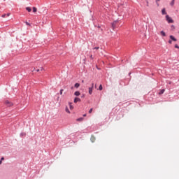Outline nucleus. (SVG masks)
Returning <instances> with one entry per match:
<instances>
[{"mask_svg": "<svg viewBox=\"0 0 179 179\" xmlns=\"http://www.w3.org/2000/svg\"><path fill=\"white\" fill-rule=\"evenodd\" d=\"M79 86H80V84L76 83L74 85V87H76V89H78V87H79Z\"/></svg>", "mask_w": 179, "mask_h": 179, "instance_id": "4468645a", "label": "nucleus"}, {"mask_svg": "<svg viewBox=\"0 0 179 179\" xmlns=\"http://www.w3.org/2000/svg\"><path fill=\"white\" fill-rule=\"evenodd\" d=\"M169 38H171V40H172V41H177V38H176V37H174V36H173V35H170Z\"/></svg>", "mask_w": 179, "mask_h": 179, "instance_id": "20e7f679", "label": "nucleus"}, {"mask_svg": "<svg viewBox=\"0 0 179 179\" xmlns=\"http://www.w3.org/2000/svg\"><path fill=\"white\" fill-rule=\"evenodd\" d=\"M64 1H66V0H64Z\"/></svg>", "mask_w": 179, "mask_h": 179, "instance_id": "a19ab883", "label": "nucleus"}, {"mask_svg": "<svg viewBox=\"0 0 179 179\" xmlns=\"http://www.w3.org/2000/svg\"><path fill=\"white\" fill-rule=\"evenodd\" d=\"M147 3H148V4H147V6H149V4H148V3H149V2H148V1H147Z\"/></svg>", "mask_w": 179, "mask_h": 179, "instance_id": "72a5a7b5", "label": "nucleus"}, {"mask_svg": "<svg viewBox=\"0 0 179 179\" xmlns=\"http://www.w3.org/2000/svg\"><path fill=\"white\" fill-rule=\"evenodd\" d=\"M92 57H93V56H92V55H91V58H92Z\"/></svg>", "mask_w": 179, "mask_h": 179, "instance_id": "ea45409f", "label": "nucleus"}, {"mask_svg": "<svg viewBox=\"0 0 179 179\" xmlns=\"http://www.w3.org/2000/svg\"><path fill=\"white\" fill-rule=\"evenodd\" d=\"M79 101H80V98L76 97V98L74 99V103H78V102H79Z\"/></svg>", "mask_w": 179, "mask_h": 179, "instance_id": "1a4fd4ad", "label": "nucleus"}, {"mask_svg": "<svg viewBox=\"0 0 179 179\" xmlns=\"http://www.w3.org/2000/svg\"><path fill=\"white\" fill-rule=\"evenodd\" d=\"M162 15H167V12H166V8H164L162 10Z\"/></svg>", "mask_w": 179, "mask_h": 179, "instance_id": "0eeeda50", "label": "nucleus"}, {"mask_svg": "<svg viewBox=\"0 0 179 179\" xmlns=\"http://www.w3.org/2000/svg\"><path fill=\"white\" fill-rule=\"evenodd\" d=\"M117 23H118L117 20H115L113 22H112L111 26H112L113 30H115V27H117Z\"/></svg>", "mask_w": 179, "mask_h": 179, "instance_id": "f03ea898", "label": "nucleus"}, {"mask_svg": "<svg viewBox=\"0 0 179 179\" xmlns=\"http://www.w3.org/2000/svg\"><path fill=\"white\" fill-rule=\"evenodd\" d=\"M66 112L68 113L69 114L71 113V111H69L68 107H66Z\"/></svg>", "mask_w": 179, "mask_h": 179, "instance_id": "6ab92c4d", "label": "nucleus"}, {"mask_svg": "<svg viewBox=\"0 0 179 179\" xmlns=\"http://www.w3.org/2000/svg\"><path fill=\"white\" fill-rule=\"evenodd\" d=\"M156 3H157V6H159V3H157V1H156Z\"/></svg>", "mask_w": 179, "mask_h": 179, "instance_id": "c9c22d12", "label": "nucleus"}, {"mask_svg": "<svg viewBox=\"0 0 179 179\" xmlns=\"http://www.w3.org/2000/svg\"><path fill=\"white\" fill-rule=\"evenodd\" d=\"M83 117H86V114H84V115H83Z\"/></svg>", "mask_w": 179, "mask_h": 179, "instance_id": "4c0bfd02", "label": "nucleus"}, {"mask_svg": "<svg viewBox=\"0 0 179 179\" xmlns=\"http://www.w3.org/2000/svg\"><path fill=\"white\" fill-rule=\"evenodd\" d=\"M94 141H96V138H94V136H91V142H94Z\"/></svg>", "mask_w": 179, "mask_h": 179, "instance_id": "f8f14e48", "label": "nucleus"}, {"mask_svg": "<svg viewBox=\"0 0 179 179\" xmlns=\"http://www.w3.org/2000/svg\"><path fill=\"white\" fill-rule=\"evenodd\" d=\"M171 6H174V0H173L171 3H170Z\"/></svg>", "mask_w": 179, "mask_h": 179, "instance_id": "aec40b11", "label": "nucleus"}, {"mask_svg": "<svg viewBox=\"0 0 179 179\" xmlns=\"http://www.w3.org/2000/svg\"><path fill=\"white\" fill-rule=\"evenodd\" d=\"M99 90H103V85H100L99 87Z\"/></svg>", "mask_w": 179, "mask_h": 179, "instance_id": "a211bd4d", "label": "nucleus"}, {"mask_svg": "<svg viewBox=\"0 0 179 179\" xmlns=\"http://www.w3.org/2000/svg\"><path fill=\"white\" fill-rule=\"evenodd\" d=\"M92 111H93V108H90L89 110L90 114L92 113Z\"/></svg>", "mask_w": 179, "mask_h": 179, "instance_id": "5701e85b", "label": "nucleus"}, {"mask_svg": "<svg viewBox=\"0 0 179 179\" xmlns=\"http://www.w3.org/2000/svg\"><path fill=\"white\" fill-rule=\"evenodd\" d=\"M164 92H166V90L165 89H162V90H160L158 94L159 96H162V94H163L164 93Z\"/></svg>", "mask_w": 179, "mask_h": 179, "instance_id": "39448f33", "label": "nucleus"}, {"mask_svg": "<svg viewBox=\"0 0 179 179\" xmlns=\"http://www.w3.org/2000/svg\"><path fill=\"white\" fill-rule=\"evenodd\" d=\"M168 43H169V44H172V43H173V41H171V40H169V41H168Z\"/></svg>", "mask_w": 179, "mask_h": 179, "instance_id": "412c9836", "label": "nucleus"}, {"mask_svg": "<svg viewBox=\"0 0 179 179\" xmlns=\"http://www.w3.org/2000/svg\"><path fill=\"white\" fill-rule=\"evenodd\" d=\"M93 93V87H89V94H92Z\"/></svg>", "mask_w": 179, "mask_h": 179, "instance_id": "423d86ee", "label": "nucleus"}, {"mask_svg": "<svg viewBox=\"0 0 179 179\" xmlns=\"http://www.w3.org/2000/svg\"><path fill=\"white\" fill-rule=\"evenodd\" d=\"M99 48H100V47H94L93 50H99Z\"/></svg>", "mask_w": 179, "mask_h": 179, "instance_id": "4be33fe9", "label": "nucleus"}, {"mask_svg": "<svg viewBox=\"0 0 179 179\" xmlns=\"http://www.w3.org/2000/svg\"><path fill=\"white\" fill-rule=\"evenodd\" d=\"M26 10H27V12H31V8L26 7Z\"/></svg>", "mask_w": 179, "mask_h": 179, "instance_id": "ddd939ff", "label": "nucleus"}, {"mask_svg": "<svg viewBox=\"0 0 179 179\" xmlns=\"http://www.w3.org/2000/svg\"><path fill=\"white\" fill-rule=\"evenodd\" d=\"M33 12L36 13V12H37V8L33 7Z\"/></svg>", "mask_w": 179, "mask_h": 179, "instance_id": "f3484780", "label": "nucleus"}, {"mask_svg": "<svg viewBox=\"0 0 179 179\" xmlns=\"http://www.w3.org/2000/svg\"><path fill=\"white\" fill-rule=\"evenodd\" d=\"M71 103H69V105H70V108H71V110H72V108H73V106H72V105H71Z\"/></svg>", "mask_w": 179, "mask_h": 179, "instance_id": "393cba45", "label": "nucleus"}, {"mask_svg": "<svg viewBox=\"0 0 179 179\" xmlns=\"http://www.w3.org/2000/svg\"><path fill=\"white\" fill-rule=\"evenodd\" d=\"M0 164H2V161L0 160Z\"/></svg>", "mask_w": 179, "mask_h": 179, "instance_id": "e433bc0d", "label": "nucleus"}, {"mask_svg": "<svg viewBox=\"0 0 179 179\" xmlns=\"http://www.w3.org/2000/svg\"><path fill=\"white\" fill-rule=\"evenodd\" d=\"M156 2H160V0H156Z\"/></svg>", "mask_w": 179, "mask_h": 179, "instance_id": "473e14b6", "label": "nucleus"}, {"mask_svg": "<svg viewBox=\"0 0 179 179\" xmlns=\"http://www.w3.org/2000/svg\"><path fill=\"white\" fill-rule=\"evenodd\" d=\"M34 69V71H36V72H40V71H43V67H41V69Z\"/></svg>", "mask_w": 179, "mask_h": 179, "instance_id": "2eb2a0df", "label": "nucleus"}, {"mask_svg": "<svg viewBox=\"0 0 179 179\" xmlns=\"http://www.w3.org/2000/svg\"><path fill=\"white\" fill-rule=\"evenodd\" d=\"M175 48H178V49H179V46H178V45L176 44V45H175Z\"/></svg>", "mask_w": 179, "mask_h": 179, "instance_id": "b1692460", "label": "nucleus"}, {"mask_svg": "<svg viewBox=\"0 0 179 179\" xmlns=\"http://www.w3.org/2000/svg\"><path fill=\"white\" fill-rule=\"evenodd\" d=\"M100 27H101L100 25H98V29H100Z\"/></svg>", "mask_w": 179, "mask_h": 179, "instance_id": "f704fd0d", "label": "nucleus"}, {"mask_svg": "<svg viewBox=\"0 0 179 179\" xmlns=\"http://www.w3.org/2000/svg\"><path fill=\"white\" fill-rule=\"evenodd\" d=\"M62 92H64V90H60V94H62Z\"/></svg>", "mask_w": 179, "mask_h": 179, "instance_id": "bb28decb", "label": "nucleus"}, {"mask_svg": "<svg viewBox=\"0 0 179 179\" xmlns=\"http://www.w3.org/2000/svg\"><path fill=\"white\" fill-rule=\"evenodd\" d=\"M166 20L168 23H174V20L169 15H166Z\"/></svg>", "mask_w": 179, "mask_h": 179, "instance_id": "f257e3e1", "label": "nucleus"}, {"mask_svg": "<svg viewBox=\"0 0 179 179\" xmlns=\"http://www.w3.org/2000/svg\"><path fill=\"white\" fill-rule=\"evenodd\" d=\"M20 136L21 138H23V136H26V133L22 132V133L20 134Z\"/></svg>", "mask_w": 179, "mask_h": 179, "instance_id": "9b49d317", "label": "nucleus"}, {"mask_svg": "<svg viewBox=\"0 0 179 179\" xmlns=\"http://www.w3.org/2000/svg\"><path fill=\"white\" fill-rule=\"evenodd\" d=\"M76 121L82 122V121H83V117L78 118V119L76 120Z\"/></svg>", "mask_w": 179, "mask_h": 179, "instance_id": "dca6fc26", "label": "nucleus"}, {"mask_svg": "<svg viewBox=\"0 0 179 179\" xmlns=\"http://www.w3.org/2000/svg\"><path fill=\"white\" fill-rule=\"evenodd\" d=\"M26 24H27V26H30V24L27 22H26Z\"/></svg>", "mask_w": 179, "mask_h": 179, "instance_id": "c756f323", "label": "nucleus"}, {"mask_svg": "<svg viewBox=\"0 0 179 179\" xmlns=\"http://www.w3.org/2000/svg\"><path fill=\"white\" fill-rule=\"evenodd\" d=\"M3 160H5V158H4V157H1L0 161L2 162Z\"/></svg>", "mask_w": 179, "mask_h": 179, "instance_id": "cd10ccee", "label": "nucleus"}, {"mask_svg": "<svg viewBox=\"0 0 179 179\" xmlns=\"http://www.w3.org/2000/svg\"><path fill=\"white\" fill-rule=\"evenodd\" d=\"M160 34L162 37H166V32H164V31H161Z\"/></svg>", "mask_w": 179, "mask_h": 179, "instance_id": "6e6552de", "label": "nucleus"}, {"mask_svg": "<svg viewBox=\"0 0 179 179\" xmlns=\"http://www.w3.org/2000/svg\"><path fill=\"white\" fill-rule=\"evenodd\" d=\"M6 15V16H10V13H7Z\"/></svg>", "mask_w": 179, "mask_h": 179, "instance_id": "c85d7f7f", "label": "nucleus"}, {"mask_svg": "<svg viewBox=\"0 0 179 179\" xmlns=\"http://www.w3.org/2000/svg\"><path fill=\"white\" fill-rule=\"evenodd\" d=\"M82 98L85 97V94L81 96Z\"/></svg>", "mask_w": 179, "mask_h": 179, "instance_id": "2f4dec72", "label": "nucleus"}, {"mask_svg": "<svg viewBox=\"0 0 179 179\" xmlns=\"http://www.w3.org/2000/svg\"><path fill=\"white\" fill-rule=\"evenodd\" d=\"M74 95L75 96H80V92L79 91H76V92H75Z\"/></svg>", "mask_w": 179, "mask_h": 179, "instance_id": "9d476101", "label": "nucleus"}, {"mask_svg": "<svg viewBox=\"0 0 179 179\" xmlns=\"http://www.w3.org/2000/svg\"><path fill=\"white\" fill-rule=\"evenodd\" d=\"M94 86V83H92V87H92V89H93Z\"/></svg>", "mask_w": 179, "mask_h": 179, "instance_id": "7c9ffc66", "label": "nucleus"}, {"mask_svg": "<svg viewBox=\"0 0 179 179\" xmlns=\"http://www.w3.org/2000/svg\"><path fill=\"white\" fill-rule=\"evenodd\" d=\"M101 31H103V29H101Z\"/></svg>", "mask_w": 179, "mask_h": 179, "instance_id": "58836bf2", "label": "nucleus"}, {"mask_svg": "<svg viewBox=\"0 0 179 179\" xmlns=\"http://www.w3.org/2000/svg\"><path fill=\"white\" fill-rule=\"evenodd\" d=\"M6 16V14H3L2 15H1V17H5Z\"/></svg>", "mask_w": 179, "mask_h": 179, "instance_id": "a878e982", "label": "nucleus"}, {"mask_svg": "<svg viewBox=\"0 0 179 179\" xmlns=\"http://www.w3.org/2000/svg\"><path fill=\"white\" fill-rule=\"evenodd\" d=\"M5 104L7 106V107H12V106H13V103L10 102L9 100H6Z\"/></svg>", "mask_w": 179, "mask_h": 179, "instance_id": "7ed1b4c3", "label": "nucleus"}]
</instances>
